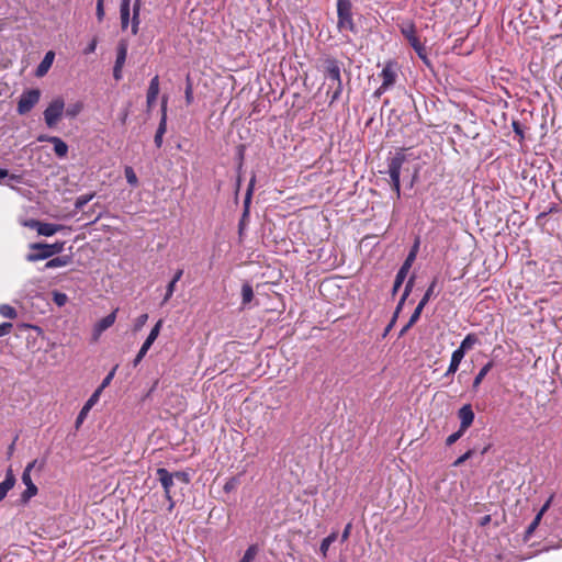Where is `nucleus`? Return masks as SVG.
<instances>
[{
  "mask_svg": "<svg viewBox=\"0 0 562 562\" xmlns=\"http://www.w3.org/2000/svg\"><path fill=\"white\" fill-rule=\"evenodd\" d=\"M340 66V61L333 57L326 58L323 63L325 78L329 81L328 92L331 90L329 105L338 101L342 93L344 87Z\"/></svg>",
  "mask_w": 562,
  "mask_h": 562,
  "instance_id": "nucleus-1",
  "label": "nucleus"
},
{
  "mask_svg": "<svg viewBox=\"0 0 562 562\" xmlns=\"http://www.w3.org/2000/svg\"><path fill=\"white\" fill-rule=\"evenodd\" d=\"M337 29L348 41V33L357 34L351 0H337Z\"/></svg>",
  "mask_w": 562,
  "mask_h": 562,
  "instance_id": "nucleus-2",
  "label": "nucleus"
},
{
  "mask_svg": "<svg viewBox=\"0 0 562 562\" xmlns=\"http://www.w3.org/2000/svg\"><path fill=\"white\" fill-rule=\"evenodd\" d=\"M29 247L31 250H36V252H30L25 258L29 262H35L60 254L64 250L65 241H56L54 244L33 243Z\"/></svg>",
  "mask_w": 562,
  "mask_h": 562,
  "instance_id": "nucleus-3",
  "label": "nucleus"
},
{
  "mask_svg": "<svg viewBox=\"0 0 562 562\" xmlns=\"http://www.w3.org/2000/svg\"><path fill=\"white\" fill-rule=\"evenodd\" d=\"M405 161L406 155L404 154V149H400L398 151L395 153V155L392 158L389 159L387 162L386 173L390 177L392 189L395 192L397 199H400L401 196L400 177L402 167Z\"/></svg>",
  "mask_w": 562,
  "mask_h": 562,
  "instance_id": "nucleus-4",
  "label": "nucleus"
},
{
  "mask_svg": "<svg viewBox=\"0 0 562 562\" xmlns=\"http://www.w3.org/2000/svg\"><path fill=\"white\" fill-rule=\"evenodd\" d=\"M418 248H419V240L417 239L415 241L414 246L412 247L408 256L406 257L404 263L402 265V267L400 268V270L396 273L395 281L393 284V290H392L393 294H395L398 291V289L402 286L403 282L405 281L407 273H408L414 260L416 259Z\"/></svg>",
  "mask_w": 562,
  "mask_h": 562,
  "instance_id": "nucleus-5",
  "label": "nucleus"
},
{
  "mask_svg": "<svg viewBox=\"0 0 562 562\" xmlns=\"http://www.w3.org/2000/svg\"><path fill=\"white\" fill-rule=\"evenodd\" d=\"M65 109L61 98L54 99L44 111V120L48 127H54L60 120Z\"/></svg>",
  "mask_w": 562,
  "mask_h": 562,
  "instance_id": "nucleus-6",
  "label": "nucleus"
},
{
  "mask_svg": "<svg viewBox=\"0 0 562 562\" xmlns=\"http://www.w3.org/2000/svg\"><path fill=\"white\" fill-rule=\"evenodd\" d=\"M41 91L38 89H31L24 91L18 102V112L19 114L29 113L35 104L40 101Z\"/></svg>",
  "mask_w": 562,
  "mask_h": 562,
  "instance_id": "nucleus-7",
  "label": "nucleus"
},
{
  "mask_svg": "<svg viewBox=\"0 0 562 562\" xmlns=\"http://www.w3.org/2000/svg\"><path fill=\"white\" fill-rule=\"evenodd\" d=\"M162 326V321L159 319L156 325L151 328L149 335L147 336L146 340L144 341V344L142 345L138 353L136 355L134 361H133V366L134 367H137L138 363L143 360V358L146 356L147 351L149 350V348L151 347V345L154 344V341L157 339L159 333H160V328Z\"/></svg>",
  "mask_w": 562,
  "mask_h": 562,
  "instance_id": "nucleus-8",
  "label": "nucleus"
},
{
  "mask_svg": "<svg viewBox=\"0 0 562 562\" xmlns=\"http://www.w3.org/2000/svg\"><path fill=\"white\" fill-rule=\"evenodd\" d=\"M36 460L30 462L22 473V482L26 486V490L22 493L21 497L23 502H27L31 497L37 494V487L32 482L31 471L35 467Z\"/></svg>",
  "mask_w": 562,
  "mask_h": 562,
  "instance_id": "nucleus-9",
  "label": "nucleus"
},
{
  "mask_svg": "<svg viewBox=\"0 0 562 562\" xmlns=\"http://www.w3.org/2000/svg\"><path fill=\"white\" fill-rule=\"evenodd\" d=\"M127 57V43L121 41L116 47V59L113 68V77L116 81L122 79V69Z\"/></svg>",
  "mask_w": 562,
  "mask_h": 562,
  "instance_id": "nucleus-10",
  "label": "nucleus"
},
{
  "mask_svg": "<svg viewBox=\"0 0 562 562\" xmlns=\"http://www.w3.org/2000/svg\"><path fill=\"white\" fill-rule=\"evenodd\" d=\"M156 475L164 488L165 498L167 501H171V488L175 485V479H173L171 472L168 471L166 468H158L156 470Z\"/></svg>",
  "mask_w": 562,
  "mask_h": 562,
  "instance_id": "nucleus-11",
  "label": "nucleus"
},
{
  "mask_svg": "<svg viewBox=\"0 0 562 562\" xmlns=\"http://www.w3.org/2000/svg\"><path fill=\"white\" fill-rule=\"evenodd\" d=\"M383 89H390L396 81L397 74L394 65L387 63L381 71Z\"/></svg>",
  "mask_w": 562,
  "mask_h": 562,
  "instance_id": "nucleus-12",
  "label": "nucleus"
},
{
  "mask_svg": "<svg viewBox=\"0 0 562 562\" xmlns=\"http://www.w3.org/2000/svg\"><path fill=\"white\" fill-rule=\"evenodd\" d=\"M458 416L460 418V429L465 431L472 425V423L474 420V413L472 411L471 405L470 404L463 405L459 409Z\"/></svg>",
  "mask_w": 562,
  "mask_h": 562,
  "instance_id": "nucleus-13",
  "label": "nucleus"
},
{
  "mask_svg": "<svg viewBox=\"0 0 562 562\" xmlns=\"http://www.w3.org/2000/svg\"><path fill=\"white\" fill-rule=\"evenodd\" d=\"M100 397V390H95L93 394L90 396V398L85 403L83 407L79 412L77 419H76V427L78 428L83 420L86 419L89 411L92 408L93 405L97 404Z\"/></svg>",
  "mask_w": 562,
  "mask_h": 562,
  "instance_id": "nucleus-14",
  "label": "nucleus"
},
{
  "mask_svg": "<svg viewBox=\"0 0 562 562\" xmlns=\"http://www.w3.org/2000/svg\"><path fill=\"white\" fill-rule=\"evenodd\" d=\"M401 33L408 41L411 46L417 44L419 38L416 35V27L412 21L402 22L400 25Z\"/></svg>",
  "mask_w": 562,
  "mask_h": 562,
  "instance_id": "nucleus-15",
  "label": "nucleus"
},
{
  "mask_svg": "<svg viewBox=\"0 0 562 562\" xmlns=\"http://www.w3.org/2000/svg\"><path fill=\"white\" fill-rule=\"evenodd\" d=\"M162 115L156 131V135L154 138L155 145L159 148L162 145V137L167 131V114H166V101L162 102L161 106Z\"/></svg>",
  "mask_w": 562,
  "mask_h": 562,
  "instance_id": "nucleus-16",
  "label": "nucleus"
},
{
  "mask_svg": "<svg viewBox=\"0 0 562 562\" xmlns=\"http://www.w3.org/2000/svg\"><path fill=\"white\" fill-rule=\"evenodd\" d=\"M54 58H55V53L53 50L47 52L45 54L44 58L42 59V61L40 63V65L37 66V68L35 70V76L38 78L44 77L48 72L49 68L52 67Z\"/></svg>",
  "mask_w": 562,
  "mask_h": 562,
  "instance_id": "nucleus-17",
  "label": "nucleus"
},
{
  "mask_svg": "<svg viewBox=\"0 0 562 562\" xmlns=\"http://www.w3.org/2000/svg\"><path fill=\"white\" fill-rule=\"evenodd\" d=\"M46 139L47 142L52 143L54 145V153L59 157L64 158L66 157L68 153V145L59 137L57 136H50L47 138L40 137V140Z\"/></svg>",
  "mask_w": 562,
  "mask_h": 562,
  "instance_id": "nucleus-18",
  "label": "nucleus"
},
{
  "mask_svg": "<svg viewBox=\"0 0 562 562\" xmlns=\"http://www.w3.org/2000/svg\"><path fill=\"white\" fill-rule=\"evenodd\" d=\"M116 312H117V310L113 311L112 313H110L109 315H106L105 317H103L95 324V326H94V335L95 336L101 335L104 330L110 328L115 323Z\"/></svg>",
  "mask_w": 562,
  "mask_h": 562,
  "instance_id": "nucleus-19",
  "label": "nucleus"
},
{
  "mask_svg": "<svg viewBox=\"0 0 562 562\" xmlns=\"http://www.w3.org/2000/svg\"><path fill=\"white\" fill-rule=\"evenodd\" d=\"M550 503H551V498H549L544 505L541 507V509L539 510V513L536 515V517L533 518V520L531 521V524L528 526V528L526 529V532H525V539H529L531 537V535L533 533V531L536 530V528L539 526L540 521H541V518L543 516V514L548 510V508L550 507Z\"/></svg>",
  "mask_w": 562,
  "mask_h": 562,
  "instance_id": "nucleus-20",
  "label": "nucleus"
},
{
  "mask_svg": "<svg viewBox=\"0 0 562 562\" xmlns=\"http://www.w3.org/2000/svg\"><path fill=\"white\" fill-rule=\"evenodd\" d=\"M15 477L11 469L7 471L5 479L0 483V502L3 501L8 492L14 486Z\"/></svg>",
  "mask_w": 562,
  "mask_h": 562,
  "instance_id": "nucleus-21",
  "label": "nucleus"
},
{
  "mask_svg": "<svg viewBox=\"0 0 562 562\" xmlns=\"http://www.w3.org/2000/svg\"><path fill=\"white\" fill-rule=\"evenodd\" d=\"M158 93H159V78H158V76H155L150 80L148 91H147V105L149 108L153 106V104L156 102Z\"/></svg>",
  "mask_w": 562,
  "mask_h": 562,
  "instance_id": "nucleus-22",
  "label": "nucleus"
},
{
  "mask_svg": "<svg viewBox=\"0 0 562 562\" xmlns=\"http://www.w3.org/2000/svg\"><path fill=\"white\" fill-rule=\"evenodd\" d=\"M63 229H65L64 225L42 222L38 227V235L49 237Z\"/></svg>",
  "mask_w": 562,
  "mask_h": 562,
  "instance_id": "nucleus-23",
  "label": "nucleus"
},
{
  "mask_svg": "<svg viewBox=\"0 0 562 562\" xmlns=\"http://www.w3.org/2000/svg\"><path fill=\"white\" fill-rule=\"evenodd\" d=\"M477 342L479 338L475 334H468L456 350L465 356Z\"/></svg>",
  "mask_w": 562,
  "mask_h": 562,
  "instance_id": "nucleus-24",
  "label": "nucleus"
},
{
  "mask_svg": "<svg viewBox=\"0 0 562 562\" xmlns=\"http://www.w3.org/2000/svg\"><path fill=\"white\" fill-rule=\"evenodd\" d=\"M463 358H464V356L462 353H460L459 351L454 350L452 352V355H451L450 364L448 367V370L443 374V378H448L450 375H453L458 371L459 366H460V363H461Z\"/></svg>",
  "mask_w": 562,
  "mask_h": 562,
  "instance_id": "nucleus-25",
  "label": "nucleus"
},
{
  "mask_svg": "<svg viewBox=\"0 0 562 562\" xmlns=\"http://www.w3.org/2000/svg\"><path fill=\"white\" fill-rule=\"evenodd\" d=\"M131 0H122L120 7L121 26L126 30L130 24Z\"/></svg>",
  "mask_w": 562,
  "mask_h": 562,
  "instance_id": "nucleus-26",
  "label": "nucleus"
},
{
  "mask_svg": "<svg viewBox=\"0 0 562 562\" xmlns=\"http://www.w3.org/2000/svg\"><path fill=\"white\" fill-rule=\"evenodd\" d=\"M70 261H71V259L69 256L56 257V258L48 260L45 263L44 269L46 270V269H55V268H59V267H65Z\"/></svg>",
  "mask_w": 562,
  "mask_h": 562,
  "instance_id": "nucleus-27",
  "label": "nucleus"
},
{
  "mask_svg": "<svg viewBox=\"0 0 562 562\" xmlns=\"http://www.w3.org/2000/svg\"><path fill=\"white\" fill-rule=\"evenodd\" d=\"M139 13H140V0H135L134 5H133V19H132V33L134 35H136L138 32V25L140 23Z\"/></svg>",
  "mask_w": 562,
  "mask_h": 562,
  "instance_id": "nucleus-28",
  "label": "nucleus"
},
{
  "mask_svg": "<svg viewBox=\"0 0 562 562\" xmlns=\"http://www.w3.org/2000/svg\"><path fill=\"white\" fill-rule=\"evenodd\" d=\"M494 363L493 361H488L481 370L480 372L476 374V376L474 378V381H473V389H477L480 386V384L482 383L483 379L486 376V374L491 371V369L493 368Z\"/></svg>",
  "mask_w": 562,
  "mask_h": 562,
  "instance_id": "nucleus-29",
  "label": "nucleus"
},
{
  "mask_svg": "<svg viewBox=\"0 0 562 562\" xmlns=\"http://www.w3.org/2000/svg\"><path fill=\"white\" fill-rule=\"evenodd\" d=\"M254 299V290L249 283H244L241 286V304L246 306Z\"/></svg>",
  "mask_w": 562,
  "mask_h": 562,
  "instance_id": "nucleus-30",
  "label": "nucleus"
},
{
  "mask_svg": "<svg viewBox=\"0 0 562 562\" xmlns=\"http://www.w3.org/2000/svg\"><path fill=\"white\" fill-rule=\"evenodd\" d=\"M337 539V533L336 532H331L329 536H327L326 538L323 539L322 543H321V547H319V550L322 552V554L324 557L327 555V551L330 547V544L333 542H335Z\"/></svg>",
  "mask_w": 562,
  "mask_h": 562,
  "instance_id": "nucleus-31",
  "label": "nucleus"
},
{
  "mask_svg": "<svg viewBox=\"0 0 562 562\" xmlns=\"http://www.w3.org/2000/svg\"><path fill=\"white\" fill-rule=\"evenodd\" d=\"M254 181L255 179L252 178L250 180V183H249V187L247 189V192H246V196H245V201H244V213H243V218H246L249 214V204H250V201H251V195H252V186H254Z\"/></svg>",
  "mask_w": 562,
  "mask_h": 562,
  "instance_id": "nucleus-32",
  "label": "nucleus"
},
{
  "mask_svg": "<svg viewBox=\"0 0 562 562\" xmlns=\"http://www.w3.org/2000/svg\"><path fill=\"white\" fill-rule=\"evenodd\" d=\"M83 109V105L81 102H76V103H72V104H69L68 108L66 109V116L68 117H76Z\"/></svg>",
  "mask_w": 562,
  "mask_h": 562,
  "instance_id": "nucleus-33",
  "label": "nucleus"
},
{
  "mask_svg": "<svg viewBox=\"0 0 562 562\" xmlns=\"http://www.w3.org/2000/svg\"><path fill=\"white\" fill-rule=\"evenodd\" d=\"M257 553H258V547L256 544H251L245 551L244 557L240 559L239 562H252V560L256 558Z\"/></svg>",
  "mask_w": 562,
  "mask_h": 562,
  "instance_id": "nucleus-34",
  "label": "nucleus"
},
{
  "mask_svg": "<svg viewBox=\"0 0 562 562\" xmlns=\"http://www.w3.org/2000/svg\"><path fill=\"white\" fill-rule=\"evenodd\" d=\"M93 196L94 193L79 195L76 199L75 207L78 210L83 209V206L87 205L93 199Z\"/></svg>",
  "mask_w": 562,
  "mask_h": 562,
  "instance_id": "nucleus-35",
  "label": "nucleus"
},
{
  "mask_svg": "<svg viewBox=\"0 0 562 562\" xmlns=\"http://www.w3.org/2000/svg\"><path fill=\"white\" fill-rule=\"evenodd\" d=\"M124 173H125L126 181L131 186L136 187L138 184L137 176L132 167H130V166L125 167Z\"/></svg>",
  "mask_w": 562,
  "mask_h": 562,
  "instance_id": "nucleus-36",
  "label": "nucleus"
},
{
  "mask_svg": "<svg viewBox=\"0 0 562 562\" xmlns=\"http://www.w3.org/2000/svg\"><path fill=\"white\" fill-rule=\"evenodd\" d=\"M425 306H426V304H424L423 302L418 303V305L416 306L414 313L409 317L408 326H413L419 319L420 314H422V312H423Z\"/></svg>",
  "mask_w": 562,
  "mask_h": 562,
  "instance_id": "nucleus-37",
  "label": "nucleus"
},
{
  "mask_svg": "<svg viewBox=\"0 0 562 562\" xmlns=\"http://www.w3.org/2000/svg\"><path fill=\"white\" fill-rule=\"evenodd\" d=\"M0 314L7 318H15L18 315L15 308L7 304L0 306Z\"/></svg>",
  "mask_w": 562,
  "mask_h": 562,
  "instance_id": "nucleus-38",
  "label": "nucleus"
},
{
  "mask_svg": "<svg viewBox=\"0 0 562 562\" xmlns=\"http://www.w3.org/2000/svg\"><path fill=\"white\" fill-rule=\"evenodd\" d=\"M412 47L414 48V50L416 52L418 57L420 59H423L426 64H428L427 52H426V47L424 46V44L419 41L417 44L413 45Z\"/></svg>",
  "mask_w": 562,
  "mask_h": 562,
  "instance_id": "nucleus-39",
  "label": "nucleus"
},
{
  "mask_svg": "<svg viewBox=\"0 0 562 562\" xmlns=\"http://www.w3.org/2000/svg\"><path fill=\"white\" fill-rule=\"evenodd\" d=\"M436 284H437V278H435L432 280V282L430 283V285L428 286V289L426 290L423 299L420 300V302H423L424 304L427 305V303L429 302L430 297L434 295L435 293V288H436Z\"/></svg>",
  "mask_w": 562,
  "mask_h": 562,
  "instance_id": "nucleus-40",
  "label": "nucleus"
},
{
  "mask_svg": "<svg viewBox=\"0 0 562 562\" xmlns=\"http://www.w3.org/2000/svg\"><path fill=\"white\" fill-rule=\"evenodd\" d=\"M116 368L117 366H115L109 373L108 375L103 379L101 385L97 389V390H100V393L103 391L104 387H106L112 379L114 378V374H115V371H116Z\"/></svg>",
  "mask_w": 562,
  "mask_h": 562,
  "instance_id": "nucleus-41",
  "label": "nucleus"
},
{
  "mask_svg": "<svg viewBox=\"0 0 562 562\" xmlns=\"http://www.w3.org/2000/svg\"><path fill=\"white\" fill-rule=\"evenodd\" d=\"M175 481H180L184 484H188L190 482V475L187 473V472H183V471H176V472H171Z\"/></svg>",
  "mask_w": 562,
  "mask_h": 562,
  "instance_id": "nucleus-42",
  "label": "nucleus"
},
{
  "mask_svg": "<svg viewBox=\"0 0 562 562\" xmlns=\"http://www.w3.org/2000/svg\"><path fill=\"white\" fill-rule=\"evenodd\" d=\"M474 453V450L470 449L462 456H460L453 463V467H460L462 463H464L467 460H469Z\"/></svg>",
  "mask_w": 562,
  "mask_h": 562,
  "instance_id": "nucleus-43",
  "label": "nucleus"
},
{
  "mask_svg": "<svg viewBox=\"0 0 562 562\" xmlns=\"http://www.w3.org/2000/svg\"><path fill=\"white\" fill-rule=\"evenodd\" d=\"M464 434V430H461L459 428L458 431L451 434L450 436H448L447 440H446V443L447 446H451L453 445L454 442H457Z\"/></svg>",
  "mask_w": 562,
  "mask_h": 562,
  "instance_id": "nucleus-44",
  "label": "nucleus"
},
{
  "mask_svg": "<svg viewBox=\"0 0 562 562\" xmlns=\"http://www.w3.org/2000/svg\"><path fill=\"white\" fill-rule=\"evenodd\" d=\"M175 290H176V284L172 283V282H169L168 285H167V289H166V294H165L164 300L161 302L162 305L166 304L171 299V296L175 293Z\"/></svg>",
  "mask_w": 562,
  "mask_h": 562,
  "instance_id": "nucleus-45",
  "label": "nucleus"
},
{
  "mask_svg": "<svg viewBox=\"0 0 562 562\" xmlns=\"http://www.w3.org/2000/svg\"><path fill=\"white\" fill-rule=\"evenodd\" d=\"M238 479L237 477H231L229 480L226 481V483L224 484V491L226 493H229L232 492L233 490L236 488V486L238 485Z\"/></svg>",
  "mask_w": 562,
  "mask_h": 562,
  "instance_id": "nucleus-46",
  "label": "nucleus"
},
{
  "mask_svg": "<svg viewBox=\"0 0 562 562\" xmlns=\"http://www.w3.org/2000/svg\"><path fill=\"white\" fill-rule=\"evenodd\" d=\"M147 319H148V315L147 314L139 315L137 317V319L135 321L134 330L138 331L139 329H142L143 326L146 324Z\"/></svg>",
  "mask_w": 562,
  "mask_h": 562,
  "instance_id": "nucleus-47",
  "label": "nucleus"
},
{
  "mask_svg": "<svg viewBox=\"0 0 562 562\" xmlns=\"http://www.w3.org/2000/svg\"><path fill=\"white\" fill-rule=\"evenodd\" d=\"M67 295L65 293H60V292H55L54 293V302L58 305V306H63L66 304L67 302Z\"/></svg>",
  "mask_w": 562,
  "mask_h": 562,
  "instance_id": "nucleus-48",
  "label": "nucleus"
},
{
  "mask_svg": "<svg viewBox=\"0 0 562 562\" xmlns=\"http://www.w3.org/2000/svg\"><path fill=\"white\" fill-rule=\"evenodd\" d=\"M41 223L42 222L37 220H27L23 222V225L29 228L36 229V232L38 233V227L41 226Z\"/></svg>",
  "mask_w": 562,
  "mask_h": 562,
  "instance_id": "nucleus-49",
  "label": "nucleus"
},
{
  "mask_svg": "<svg viewBox=\"0 0 562 562\" xmlns=\"http://www.w3.org/2000/svg\"><path fill=\"white\" fill-rule=\"evenodd\" d=\"M186 101H187V104H191L193 102V91H192V85L190 82H188L187 87H186Z\"/></svg>",
  "mask_w": 562,
  "mask_h": 562,
  "instance_id": "nucleus-50",
  "label": "nucleus"
},
{
  "mask_svg": "<svg viewBox=\"0 0 562 562\" xmlns=\"http://www.w3.org/2000/svg\"><path fill=\"white\" fill-rule=\"evenodd\" d=\"M12 327L13 325L11 323L0 324V337L8 335L11 331Z\"/></svg>",
  "mask_w": 562,
  "mask_h": 562,
  "instance_id": "nucleus-51",
  "label": "nucleus"
},
{
  "mask_svg": "<svg viewBox=\"0 0 562 562\" xmlns=\"http://www.w3.org/2000/svg\"><path fill=\"white\" fill-rule=\"evenodd\" d=\"M413 284H414V278H411V279L407 281V283H406V285H405V289H404V292H403V294H402L403 299H407V297H408V295H409V294H411V292H412Z\"/></svg>",
  "mask_w": 562,
  "mask_h": 562,
  "instance_id": "nucleus-52",
  "label": "nucleus"
},
{
  "mask_svg": "<svg viewBox=\"0 0 562 562\" xmlns=\"http://www.w3.org/2000/svg\"><path fill=\"white\" fill-rule=\"evenodd\" d=\"M104 16L103 3L101 1H97V18L101 21Z\"/></svg>",
  "mask_w": 562,
  "mask_h": 562,
  "instance_id": "nucleus-53",
  "label": "nucleus"
},
{
  "mask_svg": "<svg viewBox=\"0 0 562 562\" xmlns=\"http://www.w3.org/2000/svg\"><path fill=\"white\" fill-rule=\"evenodd\" d=\"M95 48H97V40L93 38L91 41V43L85 48L83 53L86 55L91 54V53H93L95 50Z\"/></svg>",
  "mask_w": 562,
  "mask_h": 562,
  "instance_id": "nucleus-54",
  "label": "nucleus"
},
{
  "mask_svg": "<svg viewBox=\"0 0 562 562\" xmlns=\"http://www.w3.org/2000/svg\"><path fill=\"white\" fill-rule=\"evenodd\" d=\"M351 528H352L351 522L346 525V527L342 531V535H341V541H346L349 538Z\"/></svg>",
  "mask_w": 562,
  "mask_h": 562,
  "instance_id": "nucleus-55",
  "label": "nucleus"
},
{
  "mask_svg": "<svg viewBox=\"0 0 562 562\" xmlns=\"http://www.w3.org/2000/svg\"><path fill=\"white\" fill-rule=\"evenodd\" d=\"M182 274H183V270H182V269H179V270L175 273V276H173V278H172V280H171L170 282H172V283L177 284V282L181 279Z\"/></svg>",
  "mask_w": 562,
  "mask_h": 562,
  "instance_id": "nucleus-56",
  "label": "nucleus"
},
{
  "mask_svg": "<svg viewBox=\"0 0 562 562\" xmlns=\"http://www.w3.org/2000/svg\"><path fill=\"white\" fill-rule=\"evenodd\" d=\"M387 89H383V85H381L373 93V97L380 98Z\"/></svg>",
  "mask_w": 562,
  "mask_h": 562,
  "instance_id": "nucleus-57",
  "label": "nucleus"
},
{
  "mask_svg": "<svg viewBox=\"0 0 562 562\" xmlns=\"http://www.w3.org/2000/svg\"><path fill=\"white\" fill-rule=\"evenodd\" d=\"M406 299H403V296L401 297L397 306H396V310H395V313H394V316L397 317L400 311L402 310L403 305H404V302H405Z\"/></svg>",
  "mask_w": 562,
  "mask_h": 562,
  "instance_id": "nucleus-58",
  "label": "nucleus"
},
{
  "mask_svg": "<svg viewBox=\"0 0 562 562\" xmlns=\"http://www.w3.org/2000/svg\"><path fill=\"white\" fill-rule=\"evenodd\" d=\"M395 321H396V317H395V316H393L392 321L390 322V324H389V325L386 326V328L384 329V334H383V336H386V335L389 334V331L392 329V327H393V325H394Z\"/></svg>",
  "mask_w": 562,
  "mask_h": 562,
  "instance_id": "nucleus-59",
  "label": "nucleus"
},
{
  "mask_svg": "<svg viewBox=\"0 0 562 562\" xmlns=\"http://www.w3.org/2000/svg\"><path fill=\"white\" fill-rule=\"evenodd\" d=\"M491 521V516L490 515H486L482 518V521H481V525L482 526H485L486 524H488Z\"/></svg>",
  "mask_w": 562,
  "mask_h": 562,
  "instance_id": "nucleus-60",
  "label": "nucleus"
},
{
  "mask_svg": "<svg viewBox=\"0 0 562 562\" xmlns=\"http://www.w3.org/2000/svg\"><path fill=\"white\" fill-rule=\"evenodd\" d=\"M412 326H408V323L401 329L400 336H403Z\"/></svg>",
  "mask_w": 562,
  "mask_h": 562,
  "instance_id": "nucleus-61",
  "label": "nucleus"
},
{
  "mask_svg": "<svg viewBox=\"0 0 562 562\" xmlns=\"http://www.w3.org/2000/svg\"><path fill=\"white\" fill-rule=\"evenodd\" d=\"M8 176V170L7 169H0V180L5 178Z\"/></svg>",
  "mask_w": 562,
  "mask_h": 562,
  "instance_id": "nucleus-62",
  "label": "nucleus"
},
{
  "mask_svg": "<svg viewBox=\"0 0 562 562\" xmlns=\"http://www.w3.org/2000/svg\"><path fill=\"white\" fill-rule=\"evenodd\" d=\"M10 179L13 180V181L20 182L21 177L16 176V175H11Z\"/></svg>",
  "mask_w": 562,
  "mask_h": 562,
  "instance_id": "nucleus-63",
  "label": "nucleus"
},
{
  "mask_svg": "<svg viewBox=\"0 0 562 562\" xmlns=\"http://www.w3.org/2000/svg\"><path fill=\"white\" fill-rule=\"evenodd\" d=\"M126 119H127V111H124V113L121 116V122L124 124L126 122Z\"/></svg>",
  "mask_w": 562,
  "mask_h": 562,
  "instance_id": "nucleus-64",
  "label": "nucleus"
}]
</instances>
